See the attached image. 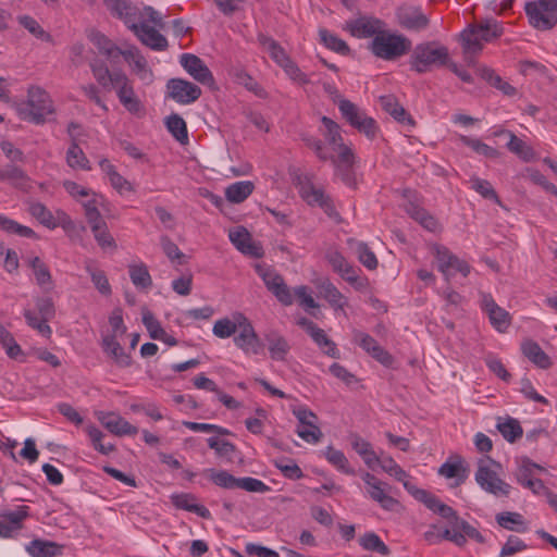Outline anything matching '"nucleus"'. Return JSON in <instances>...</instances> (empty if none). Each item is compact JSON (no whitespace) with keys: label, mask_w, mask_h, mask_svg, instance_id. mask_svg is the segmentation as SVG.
I'll use <instances>...</instances> for the list:
<instances>
[{"label":"nucleus","mask_w":557,"mask_h":557,"mask_svg":"<svg viewBox=\"0 0 557 557\" xmlns=\"http://www.w3.org/2000/svg\"><path fill=\"white\" fill-rule=\"evenodd\" d=\"M87 37L98 52L106 57L111 64L120 62L124 49L117 47L111 39L96 29H90Z\"/></svg>","instance_id":"29"},{"label":"nucleus","mask_w":557,"mask_h":557,"mask_svg":"<svg viewBox=\"0 0 557 557\" xmlns=\"http://www.w3.org/2000/svg\"><path fill=\"white\" fill-rule=\"evenodd\" d=\"M407 211L411 218L419 222L425 230L430 232H436L438 230L436 219L430 215L424 209L411 205Z\"/></svg>","instance_id":"60"},{"label":"nucleus","mask_w":557,"mask_h":557,"mask_svg":"<svg viewBox=\"0 0 557 557\" xmlns=\"http://www.w3.org/2000/svg\"><path fill=\"white\" fill-rule=\"evenodd\" d=\"M255 190V184L250 181H239L228 185L224 195L231 203L244 202Z\"/></svg>","instance_id":"43"},{"label":"nucleus","mask_w":557,"mask_h":557,"mask_svg":"<svg viewBox=\"0 0 557 557\" xmlns=\"http://www.w3.org/2000/svg\"><path fill=\"white\" fill-rule=\"evenodd\" d=\"M297 324L306 331V333L325 355L332 358H339L341 354L336 344L329 338L324 330L320 329L317 324L307 318H299L297 320Z\"/></svg>","instance_id":"22"},{"label":"nucleus","mask_w":557,"mask_h":557,"mask_svg":"<svg viewBox=\"0 0 557 557\" xmlns=\"http://www.w3.org/2000/svg\"><path fill=\"white\" fill-rule=\"evenodd\" d=\"M98 421L112 434L117 436L136 435L138 429L120 414L111 411H97Z\"/></svg>","instance_id":"28"},{"label":"nucleus","mask_w":557,"mask_h":557,"mask_svg":"<svg viewBox=\"0 0 557 557\" xmlns=\"http://www.w3.org/2000/svg\"><path fill=\"white\" fill-rule=\"evenodd\" d=\"M326 259L333 270L338 273L343 280L351 285L358 286V270L354 268L339 251L335 249L329 250Z\"/></svg>","instance_id":"31"},{"label":"nucleus","mask_w":557,"mask_h":557,"mask_svg":"<svg viewBox=\"0 0 557 557\" xmlns=\"http://www.w3.org/2000/svg\"><path fill=\"white\" fill-rule=\"evenodd\" d=\"M479 539L480 533L475 528L470 525L463 520L457 521L454 529H446L443 533V537L454 542L456 545H463L466 543V539Z\"/></svg>","instance_id":"40"},{"label":"nucleus","mask_w":557,"mask_h":557,"mask_svg":"<svg viewBox=\"0 0 557 557\" xmlns=\"http://www.w3.org/2000/svg\"><path fill=\"white\" fill-rule=\"evenodd\" d=\"M432 255L438 272L444 276V280L449 283L457 274L467 277L470 273L471 267L469 263L453 253L447 247L442 245H434L432 247Z\"/></svg>","instance_id":"10"},{"label":"nucleus","mask_w":557,"mask_h":557,"mask_svg":"<svg viewBox=\"0 0 557 557\" xmlns=\"http://www.w3.org/2000/svg\"><path fill=\"white\" fill-rule=\"evenodd\" d=\"M264 341L271 359L284 361L289 352V345L284 336L277 332H269L264 335Z\"/></svg>","instance_id":"39"},{"label":"nucleus","mask_w":557,"mask_h":557,"mask_svg":"<svg viewBox=\"0 0 557 557\" xmlns=\"http://www.w3.org/2000/svg\"><path fill=\"white\" fill-rule=\"evenodd\" d=\"M233 342L246 356L264 355V344L248 318L234 336Z\"/></svg>","instance_id":"16"},{"label":"nucleus","mask_w":557,"mask_h":557,"mask_svg":"<svg viewBox=\"0 0 557 557\" xmlns=\"http://www.w3.org/2000/svg\"><path fill=\"white\" fill-rule=\"evenodd\" d=\"M63 186L71 197L81 202L86 216H88V210L90 209L99 210L101 208L104 212H108L107 206L109 203L104 196L73 181H65Z\"/></svg>","instance_id":"14"},{"label":"nucleus","mask_w":557,"mask_h":557,"mask_svg":"<svg viewBox=\"0 0 557 557\" xmlns=\"http://www.w3.org/2000/svg\"><path fill=\"white\" fill-rule=\"evenodd\" d=\"M322 455L337 471L348 475H354L356 473L355 469L350 466L347 457L342 450L336 449L333 446H327L322 451Z\"/></svg>","instance_id":"46"},{"label":"nucleus","mask_w":557,"mask_h":557,"mask_svg":"<svg viewBox=\"0 0 557 557\" xmlns=\"http://www.w3.org/2000/svg\"><path fill=\"white\" fill-rule=\"evenodd\" d=\"M293 414L298 421L296 434L308 444H318L323 434L318 425L317 414L306 406L295 407Z\"/></svg>","instance_id":"13"},{"label":"nucleus","mask_w":557,"mask_h":557,"mask_svg":"<svg viewBox=\"0 0 557 557\" xmlns=\"http://www.w3.org/2000/svg\"><path fill=\"white\" fill-rule=\"evenodd\" d=\"M85 269L97 290L103 296L111 295L112 289L106 273L91 262H87Z\"/></svg>","instance_id":"51"},{"label":"nucleus","mask_w":557,"mask_h":557,"mask_svg":"<svg viewBox=\"0 0 557 557\" xmlns=\"http://www.w3.org/2000/svg\"><path fill=\"white\" fill-rule=\"evenodd\" d=\"M23 511H11L0 518V536L11 537L21 529V522L24 519Z\"/></svg>","instance_id":"50"},{"label":"nucleus","mask_w":557,"mask_h":557,"mask_svg":"<svg viewBox=\"0 0 557 557\" xmlns=\"http://www.w3.org/2000/svg\"><path fill=\"white\" fill-rule=\"evenodd\" d=\"M459 140L462 145L471 148L479 156H483L488 159H495L499 156L497 149L486 145L478 138H472L466 135H460Z\"/></svg>","instance_id":"55"},{"label":"nucleus","mask_w":557,"mask_h":557,"mask_svg":"<svg viewBox=\"0 0 557 557\" xmlns=\"http://www.w3.org/2000/svg\"><path fill=\"white\" fill-rule=\"evenodd\" d=\"M228 239L244 255L253 258H259L263 255L262 247L252 239L251 234L244 226L230 228Z\"/></svg>","instance_id":"24"},{"label":"nucleus","mask_w":557,"mask_h":557,"mask_svg":"<svg viewBox=\"0 0 557 557\" xmlns=\"http://www.w3.org/2000/svg\"><path fill=\"white\" fill-rule=\"evenodd\" d=\"M205 473L210 481L220 487L228 490L237 488L238 479L226 470L207 469Z\"/></svg>","instance_id":"57"},{"label":"nucleus","mask_w":557,"mask_h":557,"mask_svg":"<svg viewBox=\"0 0 557 557\" xmlns=\"http://www.w3.org/2000/svg\"><path fill=\"white\" fill-rule=\"evenodd\" d=\"M351 447L362 458L368 468L373 470L377 466L380 457L368 441L355 436L351 441Z\"/></svg>","instance_id":"45"},{"label":"nucleus","mask_w":557,"mask_h":557,"mask_svg":"<svg viewBox=\"0 0 557 557\" xmlns=\"http://www.w3.org/2000/svg\"><path fill=\"white\" fill-rule=\"evenodd\" d=\"M0 344L5 349L7 355L12 359H18L23 356L20 345L15 342L11 332L0 324Z\"/></svg>","instance_id":"61"},{"label":"nucleus","mask_w":557,"mask_h":557,"mask_svg":"<svg viewBox=\"0 0 557 557\" xmlns=\"http://www.w3.org/2000/svg\"><path fill=\"white\" fill-rule=\"evenodd\" d=\"M258 274L263 280L267 288L276 297V299L284 306H290L296 298L299 306L307 312L319 307L318 302L312 297L311 290L308 286H296L293 290L285 284L284 278L274 270L269 268H258Z\"/></svg>","instance_id":"2"},{"label":"nucleus","mask_w":557,"mask_h":557,"mask_svg":"<svg viewBox=\"0 0 557 557\" xmlns=\"http://www.w3.org/2000/svg\"><path fill=\"white\" fill-rule=\"evenodd\" d=\"M350 248L357 255L359 261L369 270H373L377 267V259L373 251L367 246V244L358 240L350 239Z\"/></svg>","instance_id":"53"},{"label":"nucleus","mask_w":557,"mask_h":557,"mask_svg":"<svg viewBox=\"0 0 557 557\" xmlns=\"http://www.w3.org/2000/svg\"><path fill=\"white\" fill-rule=\"evenodd\" d=\"M411 49V41L401 34L383 27L369 44V50L379 59L385 61L396 60Z\"/></svg>","instance_id":"5"},{"label":"nucleus","mask_w":557,"mask_h":557,"mask_svg":"<svg viewBox=\"0 0 557 557\" xmlns=\"http://www.w3.org/2000/svg\"><path fill=\"white\" fill-rule=\"evenodd\" d=\"M497 524L508 531L524 533L529 530L524 517L516 511H503L495 517Z\"/></svg>","instance_id":"41"},{"label":"nucleus","mask_w":557,"mask_h":557,"mask_svg":"<svg viewBox=\"0 0 557 557\" xmlns=\"http://www.w3.org/2000/svg\"><path fill=\"white\" fill-rule=\"evenodd\" d=\"M55 108L50 96L37 88V124L55 121Z\"/></svg>","instance_id":"44"},{"label":"nucleus","mask_w":557,"mask_h":557,"mask_svg":"<svg viewBox=\"0 0 557 557\" xmlns=\"http://www.w3.org/2000/svg\"><path fill=\"white\" fill-rule=\"evenodd\" d=\"M114 89L120 102L131 114L140 116L145 113V108L126 75L114 76Z\"/></svg>","instance_id":"17"},{"label":"nucleus","mask_w":557,"mask_h":557,"mask_svg":"<svg viewBox=\"0 0 557 557\" xmlns=\"http://www.w3.org/2000/svg\"><path fill=\"white\" fill-rule=\"evenodd\" d=\"M293 181L300 198L310 207H318L327 196L324 189L317 186L308 174L297 173Z\"/></svg>","instance_id":"19"},{"label":"nucleus","mask_w":557,"mask_h":557,"mask_svg":"<svg viewBox=\"0 0 557 557\" xmlns=\"http://www.w3.org/2000/svg\"><path fill=\"white\" fill-rule=\"evenodd\" d=\"M438 474L446 479H456V483L459 485L466 481L468 470L462 458L457 456L444 462L438 469Z\"/></svg>","instance_id":"42"},{"label":"nucleus","mask_w":557,"mask_h":557,"mask_svg":"<svg viewBox=\"0 0 557 557\" xmlns=\"http://www.w3.org/2000/svg\"><path fill=\"white\" fill-rule=\"evenodd\" d=\"M468 185L471 189L475 190L483 198L494 200L497 203L499 202L497 194L488 181L482 180L476 176H472L468 181Z\"/></svg>","instance_id":"63"},{"label":"nucleus","mask_w":557,"mask_h":557,"mask_svg":"<svg viewBox=\"0 0 557 557\" xmlns=\"http://www.w3.org/2000/svg\"><path fill=\"white\" fill-rule=\"evenodd\" d=\"M364 483L363 494L366 497L377 503L384 510H394L398 502L389 495V485L374 474L364 471L360 473Z\"/></svg>","instance_id":"12"},{"label":"nucleus","mask_w":557,"mask_h":557,"mask_svg":"<svg viewBox=\"0 0 557 557\" xmlns=\"http://www.w3.org/2000/svg\"><path fill=\"white\" fill-rule=\"evenodd\" d=\"M359 543L364 549L376 552L383 556H386L389 553L388 547L384 544L381 537L373 532L366 533L361 536Z\"/></svg>","instance_id":"64"},{"label":"nucleus","mask_w":557,"mask_h":557,"mask_svg":"<svg viewBox=\"0 0 557 557\" xmlns=\"http://www.w3.org/2000/svg\"><path fill=\"white\" fill-rule=\"evenodd\" d=\"M525 12L532 26L549 29L557 23V0H535L525 3Z\"/></svg>","instance_id":"11"},{"label":"nucleus","mask_w":557,"mask_h":557,"mask_svg":"<svg viewBox=\"0 0 557 557\" xmlns=\"http://www.w3.org/2000/svg\"><path fill=\"white\" fill-rule=\"evenodd\" d=\"M165 125L168 131L180 143H185L188 139L187 126L183 117L178 114H171L166 117Z\"/></svg>","instance_id":"58"},{"label":"nucleus","mask_w":557,"mask_h":557,"mask_svg":"<svg viewBox=\"0 0 557 557\" xmlns=\"http://www.w3.org/2000/svg\"><path fill=\"white\" fill-rule=\"evenodd\" d=\"M132 22L124 23L147 47L162 51L168 47L166 38L156 27H162V16L152 7H137Z\"/></svg>","instance_id":"3"},{"label":"nucleus","mask_w":557,"mask_h":557,"mask_svg":"<svg viewBox=\"0 0 557 557\" xmlns=\"http://www.w3.org/2000/svg\"><path fill=\"white\" fill-rule=\"evenodd\" d=\"M103 2L112 15L123 21V23L133 21L131 15L135 14V9L138 7L128 0H103Z\"/></svg>","instance_id":"49"},{"label":"nucleus","mask_w":557,"mask_h":557,"mask_svg":"<svg viewBox=\"0 0 557 557\" xmlns=\"http://www.w3.org/2000/svg\"><path fill=\"white\" fill-rule=\"evenodd\" d=\"M386 23L377 17L361 15L346 21L343 29L359 39L374 38Z\"/></svg>","instance_id":"18"},{"label":"nucleus","mask_w":557,"mask_h":557,"mask_svg":"<svg viewBox=\"0 0 557 557\" xmlns=\"http://www.w3.org/2000/svg\"><path fill=\"white\" fill-rule=\"evenodd\" d=\"M37 221L51 230L61 226L69 231L73 224L65 212L61 210L52 212L39 203H37Z\"/></svg>","instance_id":"35"},{"label":"nucleus","mask_w":557,"mask_h":557,"mask_svg":"<svg viewBox=\"0 0 557 557\" xmlns=\"http://www.w3.org/2000/svg\"><path fill=\"white\" fill-rule=\"evenodd\" d=\"M317 287L321 294V296L329 302V305L334 309V313L336 317L344 315L347 317L346 307L348 306V299L345 295H343L338 288L329 280H322L317 284Z\"/></svg>","instance_id":"30"},{"label":"nucleus","mask_w":557,"mask_h":557,"mask_svg":"<svg viewBox=\"0 0 557 557\" xmlns=\"http://www.w3.org/2000/svg\"><path fill=\"white\" fill-rule=\"evenodd\" d=\"M497 430L503 435V437L509 443H515L523 435V430L519 421L513 418H507L503 421H498Z\"/></svg>","instance_id":"52"},{"label":"nucleus","mask_w":557,"mask_h":557,"mask_svg":"<svg viewBox=\"0 0 557 557\" xmlns=\"http://www.w3.org/2000/svg\"><path fill=\"white\" fill-rule=\"evenodd\" d=\"M535 471H544V468L529 458H521L516 473L518 483L523 486L528 481L534 480Z\"/></svg>","instance_id":"56"},{"label":"nucleus","mask_w":557,"mask_h":557,"mask_svg":"<svg viewBox=\"0 0 557 557\" xmlns=\"http://www.w3.org/2000/svg\"><path fill=\"white\" fill-rule=\"evenodd\" d=\"M92 74L96 81L104 88L112 86L114 88V76L125 75L121 71L111 72L104 64H91Z\"/></svg>","instance_id":"59"},{"label":"nucleus","mask_w":557,"mask_h":557,"mask_svg":"<svg viewBox=\"0 0 557 557\" xmlns=\"http://www.w3.org/2000/svg\"><path fill=\"white\" fill-rule=\"evenodd\" d=\"M352 342L358 345L361 349H363L367 354H369L372 358H374L377 362L385 367H389L393 363L392 355L386 351L377 341L359 330H354L352 332Z\"/></svg>","instance_id":"20"},{"label":"nucleus","mask_w":557,"mask_h":557,"mask_svg":"<svg viewBox=\"0 0 557 557\" xmlns=\"http://www.w3.org/2000/svg\"><path fill=\"white\" fill-rule=\"evenodd\" d=\"M90 224L94 236L103 249L114 247V239L108 232L106 222L102 220L99 210H88V216H86Z\"/></svg>","instance_id":"34"},{"label":"nucleus","mask_w":557,"mask_h":557,"mask_svg":"<svg viewBox=\"0 0 557 557\" xmlns=\"http://www.w3.org/2000/svg\"><path fill=\"white\" fill-rule=\"evenodd\" d=\"M483 312L488 317L492 326L499 333H505L510 325V314L500 308L492 296L483 295L481 300Z\"/></svg>","instance_id":"27"},{"label":"nucleus","mask_w":557,"mask_h":557,"mask_svg":"<svg viewBox=\"0 0 557 557\" xmlns=\"http://www.w3.org/2000/svg\"><path fill=\"white\" fill-rule=\"evenodd\" d=\"M99 168L109 182L110 186L120 195V196H128L135 193L134 185L121 175L116 169V166L107 158H101L98 162Z\"/></svg>","instance_id":"26"},{"label":"nucleus","mask_w":557,"mask_h":557,"mask_svg":"<svg viewBox=\"0 0 557 557\" xmlns=\"http://www.w3.org/2000/svg\"><path fill=\"white\" fill-rule=\"evenodd\" d=\"M522 354L528 358L534 366L540 369H548L552 366L549 356L541 348V346L531 339H528L521 345Z\"/></svg>","instance_id":"38"},{"label":"nucleus","mask_w":557,"mask_h":557,"mask_svg":"<svg viewBox=\"0 0 557 557\" xmlns=\"http://www.w3.org/2000/svg\"><path fill=\"white\" fill-rule=\"evenodd\" d=\"M121 58L128 64L131 71L144 84L149 85L153 82V73L149 67L146 58L136 47H127L124 49Z\"/></svg>","instance_id":"25"},{"label":"nucleus","mask_w":557,"mask_h":557,"mask_svg":"<svg viewBox=\"0 0 557 557\" xmlns=\"http://www.w3.org/2000/svg\"><path fill=\"white\" fill-rule=\"evenodd\" d=\"M260 45L270 58L284 71L286 76L297 85L304 86L310 83V78L299 66L289 58L284 48L274 39L260 36Z\"/></svg>","instance_id":"8"},{"label":"nucleus","mask_w":557,"mask_h":557,"mask_svg":"<svg viewBox=\"0 0 557 557\" xmlns=\"http://www.w3.org/2000/svg\"><path fill=\"white\" fill-rule=\"evenodd\" d=\"M166 88L169 97L180 104L193 103L201 96L197 85L182 78L170 79Z\"/></svg>","instance_id":"21"},{"label":"nucleus","mask_w":557,"mask_h":557,"mask_svg":"<svg viewBox=\"0 0 557 557\" xmlns=\"http://www.w3.org/2000/svg\"><path fill=\"white\" fill-rule=\"evenodd\" d=\"M474 480L482 491L495 497H507L511 485L502 478V465L488 457H481L476 462Z\"/></svg>","instance_id":"4"},{"label":"nucleus","mask_w":557,"mask_h":557,"mask_svg":"<svg viewBox=\"0 0 557 557\" xmlns=\"http://www.w3.org/2000/svg\"><path fill=\"white\" fill-rule=\"evenodd\" d=\"M247 317L242 312H235L231 317L219 319L214 322L212 333L215 337L225 339L235 336Z\"/></svg>","instance_id":"33"},{"label":"nucleus","mask_w":557,"mask_h":557,"mask_svg":"<svg viewBox=\"0 0 557 557\" xmlns=\"http://www.w3.org/2000/svg\"><path fill=\"white\" fill-rule=\"evenodd\" d=\"M495 136L504 135L508 138L507 148L510 152L525 162H530L535 158L534 150L521 138L517 137L512 132L502 129L494 133Z\"/></svg>","instance_id":"36"},{"label":"nucleus","mask_w":557,"mask_h":557,"mask_svg":"<svg viewBox=\"0 0 557 557\" xmlns=\"http://www.w3.org/2000/svg\"><path fill=\"white\" fill-rule=\"evenodd\" d=\"M502 35V26L495 20H486L478 25H470L460 34L461 45L467 60L480 52L484 42Z\"/></svg>","instance_id":"7"},{"label":"nucleus","mask_w":557,"mask_h":557,"mask_svg":"<svg viewBox=\"0 0 557 557\" xmlns=\"http://www.w3.org/2000/svg\"><path fill=\"white\" fill-rule=\"evenodd\" d=\"M339 111L342 115L346 119V121L354 127H356L360 133L364 134L369 139H372L376 135V124L375 121L368 116L363 111L358 109L352 102L349 100H341L338 104Z\"/></svg>","instance_id":"15"},{"label":"nucleus","mask_w":557,"mask_h":557,"mask_svg":"<svg viewBox=\"0 0 557 557\" xmlns=\"http://www.w3.org/2000/svg\"><path fill=\"white\" fill-rule=\"evenodd\" d=\"M183 69L198 83L213 87L214 77L205 62L195 54L183 53L180 58Z\"/></svg>","instance_id":"23"},{"label":"nucleus","mask_w":557,"mask_h":557,"mask_svg":"<svg viewBox=\"0 0 557 557\" xmlns=\"http://www.w3.org/2000/svg\"><path fill=\"white\" fill-rule=\"evenodd\" d=\"M323 134L331 149L337 153V157L329 154L322 143L317 141L314 150L319 159L326 161L331 160L335 166V172L341 176L342 181L347 185L354 184L351 169L355 163V153L350 146L343 141L339 126L331 119L322 117Z\"/></svg>","instance_id":"1"},{"label":"nucleus","mask_w":557,"mask_h":557,"mask_svg":"<svg viewBox=\"0 0 557 557\" xmlns=\"http://www.w3.org/2000/svg\"><path fill=\"white\" fill-rule=\"evenodd\" d=\"M447 60V48L432 41L416 46L410 64L416 72L425 73L433 67L446 64Z\"/></svg>","instance_id":"9"},{"label":"nucleus","mask_w":557,"mask_h":557,"mask_svg":"<svg viewBox=\"0 0 557 557\" xmlns=\"http://www.w3.org/2000/svg\"><path fill=\"white\" fill-rule=\"evenodd\" d=\"M141 320L152 339L159 341V338H163L162 336H164L165 330L151 311L144 309Z\"/></svg>","instance_id":"62"},{"label":"nucleus","mask_w":557,"mask_h":557,"mask_svg":"<svg viewBox=\"0 0 557 557\" xmlns=\"http://www.w3.org/2000/svg\"><path fill=\"white\" fill-rule=\"evenodd\" d=\"M399 25L409 30L424 29L429 24V18L416 7H401L396 13Z\"/></svg>","instance_id":"32"},{"label":"nucleus","mask_w":557,"mask_h":557,"mask_svg":"<svg viewBox=\"0 0 557 557\" xmlns=\"http://www.w3.org/2000/svg\"><path fill=\"white\" fill-rule=\"evenodd\" d=\"M128 274L133 285L140 290H148L152 285V278L144 262L128 265Z\"/></svg>","instance_id":"47"},{"label":"nucleus","mask_w":557,"mask_h":557,"mask_svg":"<svg viewBox=\"0 0 557 557\" xmlns=\"http://www.w3.org/2000/svg\"><path fill=\"white\" fill-rule=\"evenodd\" d=\"M37 286L46 295L40 302L37 301V333L44 337H49L52 333L51 327L46 323L54 317L53 297L54 285L47 268L37 261Z\"/></svg>","instance_id":"6"},{"label":"nucleus","mask_w":557,"mask_h":557,"mask_svg":"<svg viewBox=\"0 0 557 557\" xmlns=\"http://www.w3.org/2000/svg\"><path fill=\"white\" fill-rule=\"evenodd\" d=\"M171 500H172L173 505L178 509L196 513L197 516H199L203 519L210 518L209 509L202 505H199L197 503L196 497L191 494H188V493L173 494L171 496Z\"/></svg>","instance_id":"37"},{"label":"nucleus","mask_w":557,"mask_h":557,"mask_svg":"<svg viewBox=\"0 0 557 557\" xmlns=\"http://www.w3.org/2000/svg\"><path fill=\"white\" fill-rule=\"evenodd\" d=\"M65 161L66 164L73 170H91V165L88 158L86 157L82 147L76 146V144H70L65 153Z\"/></svg>","instance_id":"48"},{"label":"nucleus","mask_w":557,"mask_h":557,"mask_svg":"<svg viewBox=\"0 0 557 557\" xmlns=\"http://www.w3.org/2000/svg\"><path fill=\"white\" fill-rule=\"evenodd\" d=\"M0 180L10 182L12 185L18 188H26L29 186V178L25 173L15 165H8L0 169Z\"/></svg>","instance_id":"54"}]
</instances>
